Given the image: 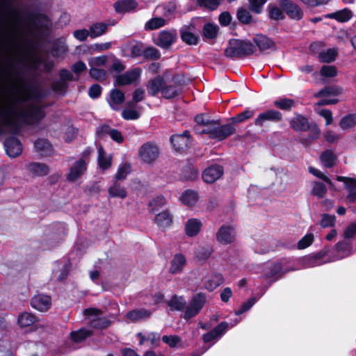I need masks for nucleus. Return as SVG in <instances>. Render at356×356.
<instances>
[{
    "mask_svg": "<svg viewBox=\"0 0 356 356\" xmlns=\"http://www.w3.org/2000/svg\"><path fill=\"white\" fill-rule=\"evenodd\" d=\"M165 20L163 17H153L147 21L145 24V29L147 31H152L163 26Z\"/></svg>",
    "mask_w": 356,
    "mask_h": 356,
    "instance_id": "nucleus-55",
    "label": "nucleus"
},
{
    "mask_svg": "<svg viewBox=\"0 0 356 356\" xmlns=\"http://www.w3.org/2000/svg\"><path fill=\"white\" fill-rule=\"evenodd\" d=\"M143 58L146 60H157L161 58V53L156 48L154 47L145 46L143 52Z\"/></svg>",
    "mask_w": 356,
    "mask_h": 356,
    "instance_id": "nucleus-47",
    "label": "nucleus"
},
{
    "mask_svg": "<svg viewBox=\"0 0 356 356\" xmlns=\"http://www.w3.org/2000/svg\"><path fill=\"white\" fill-rule=\"evenodd\" d=\"M108 191L109 196L112 197L124 199L127 196L126 188L122 186L118 181H115L113 184L109 187Z\"/></svg>",
    "mask_w": 356,
    "mask_h": 356,
    "instance_id": "nucleus-38",
    "label": "nucleus"
},
{
    "mask_svg": "<svg viewBox=\"0 0 356 356\" xmlns=\"http://www.w3.org/2000/svg\"><path fill=\"white\" fill-rule=\"evenodd\" d=\"M236 17L243 24H250L253 22L252 15L249 10L243 7H241L237 10Z\"/></svg>",
    "mask_w": 356,
    "mask_h": 356,
    "instance_id": "nucleus-48",
    "label": "nucleus"
},
{
    "mask_svg": "<svg viewBox=\"0 0 356 356\" xmlns=\"http://www.w3.org/2000/svg\"><path fill=\"white\" fill-rule=\"evenodd\" d=\"M218 26L211 23H207L202 29L203 35L207 39H214L217 37Z\"/></svg>",
    "mask_w": 356,
    "mask_h": 356,
    "instance_id": "nucleus-53",
    "label": "nucleus"
},
{
    "mask_svg": "<svg viewBox=\"0 0 356 356\" xmlns=\"http://www.w3.org/2000/svg\"><path fill=\"white\" fill-rule=\"evenodd\" d=\"M236 230L229 225H222L216 234L217 241L222 245L233 243L236 240Z\"/></svg>",
    "mask_w": 356,
    "mask_h": 356,
    "instance_id": "nucleus-9",
    "label": "nucleus"
},
{
    "mask_svg": "<svg viewBox=\"0 0 356 356\" xmlns=\"http://www.w3.org/2000/svg\"><path fill=\"white\" fill-rule=\"evenodd\" d=\"M337 252H345L344 257H350L353 254V247L351 244L345 240L340 241L334 245Z\"/></svg>",
    "mask_w": 356,
    "mask_h": 356,
    "instance_id": "nucleus-57",
    "label": "nucleus"
},
{
    "mask_svg": "<svg viewBox=\"0 0 356 356\" xmlns=\"http://www.w3.org/2000/svg\"><path fill=\"white\" fill-rule=\"evenodd\" d=\"M253 42L255 47H257L261 53L268 50L276 49V44L273 40L263 34H257L253 38Z\"/></svg>",
    "mask_w": 356,
    "mask_h": 356,
    "instance_id": "nucleus-18",
    "label": "nucleus"
},
{
    "mask_svg": "<svg viewBox=\"0 0 356 356\" xmlns=\"http://www.w3.org/2000/svg\"><path fill=\"white\" fill-rule=\"evenodd\" d=\"M327 189L326 186L323 183L317 181L313 182L312 194L318 198H323L327 194Z\"/></svg>",
    "mask_w": 356,
    "mask_h": 356,
    "instance_id": "nucleus-52",
    "label": "nucleus"
},
{
    "mask_svg": "<svg viewBox=\"0 0 356 356\" xmlns=\"http://www.w3.org/2000/svg\"><path fill=\"white\" fill-rule=\"evenodd\" d=\"M131 165L129 163H124L121 165L115 174L116 181L125 179L127 175L131 172Z\"/></svg>",
    "mask_w": 356,
    "mask_h": 356,
    "instance_id": "nucleus-64",
    "label": "nucleus"
},
{
    "mask_svg": "<svg viewBox=\"0 0 356 356\" xmlns=\"http://www.w3.org/2000/svg\"><path fill=\"white\" fill-rule=\"evenodd\" d=\"M270 19L280 21L285 19L284 11L275 3H269L267 7Z\"/></svg>",
    "mask_w": 356,
    "mask_h": 356,
    "instance_id": "nucleus-39",
    "label": "nucleus"
},
{
    "mask_svg": "<svg viewBox=\"0 0 356 356\" xmlns=\"http://www.w3.org/2000/svg\"><path fill=\"white\" fill-rule=\"evenodd\" d=\"M202 226L200 220L197 218H190L186 222L185 233L188 236H195L200 233Z\"/></svg>",
    "mask_w": 356,
    "mask_h": 356,
    "instance_id": "nucleus-26",
    "label": "nucleus"
},
{
    "mask_svg": "<svg viewBox=\"0 0 356 356\" xmlns=\"http://www.w3.org/2000/svg\"><path fill=\"white\" fill-rule=\"evenodd\" d=\"M181 178L186 181H195L199 175V170L193 163H187L181 170Z\"/></svg>",
    "mask_w": 356,
    "mask_h": 356,
    "instance_id": "nucleus-27",
    "label": "nucleus"
},
{
    "mask_svg": "<svg viewBox=\"0 0 356 356\" xmlns=\"http://www.w3.org/2000/svg\"><path fill=\"white\" fill-rule=\"evenodd\" d=\"M202 132L208 135L211 139L222 141L234 134L236 128L233 124L227 123L222 125L220 124L204 128Z\"/></svg>",
    "mask_w": 356,
    "mask_h": 356,
    "instance_id": "nucleus-3",
    "label": "nucleus"
},
{
    "mask_svg": "<svg viewBox=\"0 0 356 356\" xmlns=\"http://www.w3.org/2000/svg\"><path fill=\"white\" fill-rule=\"evenodd\" d=\"M138 154L143 163L151 164L159 157V148L155 143L147 142L140 147Z\"/></svg>",
    "mask_w": 356,
    "mask_h": 356,
    "instance_id": "nucleus-7",
    "label": "nucleus"
},
{
    "mask_svg": "<svg viewBox=\"0 0 356 356\" xmlns=\"http://www.w3.org/2000/svg\"><path fill=\"white\" fill-rule=\"evenodd\" d=\"M170 143L175 150L179 153L188 151L191 145V137L188 130H185L182 134H175L170 138Z\"/></svg>",
    "mask_w": 356,
    "mask_h": 356,
    "instance_id": "nucleus-5",
    "label": "nucleus"
},
{
    "mask_svg": "<svg viewBox=\"0 0 356 356\" xmlns=\"http://www.w3.org/2000/svg\"><path fill=\"white\" fill-rule=\"evenodd\" d=\"M225 278L220 273H214L211 275L210 279L205 283V289L209 291H213L218 286L223 284Z\"/></svg>",
    "mask_w": 356,
    "mask_h": 356,
    "instance_id": "nucleus-32",
    "label": "nucleus"
},
{
    "mask_svg": "<svg viewBox=\"0 0 356 356\" xmlns=\"http://www.w3.org/2000/svg\"><path fill=\"white\" fill-rule=\"evenodd\" d=\"M224 174V168L219 164H212L204 170L202 173V180L207 184H213Z\"/></svg>",
    "mask_w": 356,
    "mask_h": 356,
    "instance_id": "nucleus-13",
    "label": "nucleus"
},
{
    "mask_svg": "<svg viewBox=\"0 0 356 356\" xmlns=\"http://www.w3.org/2000/svg\"><path fill=\"white\" fill-rule=\"evenodd\" d=\"M356 124V114H348L343 116L339 122L341 129H346L354 127Z\"/></svg>",
    "mask_w": 356,
    "mask_h": 356,
    "instance_id": "nucleus-59",
    "label": "nucleus"
},
{
    "mask_svg": "<svg viewBox=\"0 0 356 356\" xmlns=\"http://www.w3.org/2000/svg\"><path fill=\"white\" fill-rule=\"evenodd\" d=\"M154 223L159 229L165 231L172 225L173 216L169 210H164L155 216Z\"/></svg>",
    "mask_w": 356,
    "mask_h": 356,
    "instance_id": "nucleus-20",
    "label": "nucleus"
},
{
    "mask_svg": "<svg viewBox=\"0 0 356 356\" xmlns=\"http://www.w3.org/2000/svg\"><path fill=\"white\" fill-rule=\"evenodd\" d=\"M30 172L35 176L43 177L48 175L49 166L43 163L33 162L29 165Z\"/></svg>",
    "mask_w": 356,
    "mask_h": 356,
    "instance_id": "nucleus-34",
    "label": "nucleus"
},
{
    "mask_svg": "<svg viewBox=\"0 0 356 356\" xmlns=\"http://www.w3.org/2000/svg\"><path fill=\"white\" fill-rule=\"evenodd\" d=\"M168 306L172 311H182L186 307V301L182 296L173 295L168 302Z\"/></svg>",
    "mask_w": 356,
    "mask_h": 356,
    "instance_id": "nucleus-44",
    "label": "nucleus"
},
{
    "mask_svg": "<svg viewBox=\"0 0 356 356\" xmlns=\"http://www.w3.org/2000/svg\"><path fill=\"white\" fill-rule=\"evenodd\" d=\"M89 75L94 80L99 82L104 81L107 78V74L105 70L93 67H90L89 70Z\"/></svg>",
    "mask_w": 356,
    "mask_h": 356,
    "instance_id": "nucleus-56",
    "label": "nucleus"
},
{
    "mask_svg": "<svg viewBox=\"0 0 356 356\" xmlns=\"http://www.w3.org/2000/svg\"><path fill=\"white\" fill-rule=\"evenodd\" d=\"M288 271L284 270L282 262L277 261L270 264L266 273V276L267 278H275V280H277L281 278Z\"/></svg>",
    "mask_w": 356,
    "mask_h": 356,
    "instance_id": "nucleus-23",
    "label": "nucleus"
},
{
    "mask_svg": "<svg viewBox=\"0 0 356 356\" xmlns=\"http://www.w3.org/2000/svg\"><path fill=\"white\" fill-rule=\"evenodd\" d=\"M145 46V44L141 41L134 40L130 42L129 44L130 56L134 58L142 57Z\"/></svg>",
    "mask_w": 356,
    "mask_h": 356,
    "instance_id": "nucleus-43",
    "label": "nucleus"
},
{
    "mask_svg": "<svg viewBox=\"0 0 356 356\" xmlns=\"http://www.w3.org/2000/svg\"><path fill=\"white\" fill-rule=\"evenodd\" d=\"M320 158L323 165L328 168H332L337 161V156L331 149L323 152Z\"/></svg>",
    "mask_w": 356,
    "mask_h": 356,
    "instance_id": "nucleus-46",
    "label": "nucleus"
},
{
    "mask_svg": "<svg viewBox=\"0 0 356 356\" xmlns=\"http://www.w3.org/2000/svg\"><path fill=\"white\" fill-rule=\"evenodd\" d=\"M343 89L335 86H328L322 88L315 95L316 97L337 96L342 93Z\"/></svg>",
    "mask_w": 356,
    "mask_h": 356,
    "instance_id": "nucleus-42",
    "label": "nucleus"
},
{
    "mask_svg": "<svg viewBox=\"0 0 356 356\" xmlns=\"http://www.w3.org/2000/svg\"><path fill=\"white\" fill-rule=\"evenodd\" d=\"M152 315L149 310L146 309H137L127 312V317L133 322L149 318Z\"/></svg>",
    "mask_w": 356,
    "mask_h": 356,
    "instance_id": "nucleus-30",
    "label": "nucleus"
},
{
    "mask_svg": "<svg viewBox=\"0 0 356 356\" xmlns=\"http://www.w3.org/2000/svg\"><path fill=\"white\" fill-rule=\"evenodd\" d=\"M165 204V198L163 195L157 196L149 202L148 206L150 208L149 211L154 213Z\"/></svg>",
    "mask_w": 356,
    "mask_h": 356,
    "instance_id": "nucleus-63",
    "label": "nucleus"
},
{
    "mask_svg": "<svg viewBox=\"0 0 356 356\" xmlns=\"http://www.w3.org/2000/svg\"><path fill=\"white\" fill-rule=\"evenodd\" d=\"M194 121L198 126H205L208 127L211 125L220 124V120H210L205 118L204 113L197 114L194 118Z\"/></svg>",
    "mask_w": 356,
    "mask_h": 356,
    "instance_id": "nucleus-54",
    "label": "nucleus"
},
{
    "mask_svg": "<svg viewBox=\"0 0 356 356\" xmlns=\"http://www.w3.org/2000/svg\"><path fill=\"white\" fill-rule=\"evenodd\" d=\"M213 248L209 246L200 247L195 252V257L199 261H206L213 252Z\"/></svg>",
    "mask_w": 356,
    "mask_h": 356,
    "instance_id": "nucleus-60",
    "label": "nucleus"
},
{
    "mask_svg": "<svg viewBox=\"0 0 356 356\" xmlns=\"http://www.w3.org/2000/svg\"><path fill=\"white\" fill-rule=\"evenodd\" d=\"M92 334L93 332L90 330L80 328L76 331L70 332V339L74 343H81Z\"/></svg>",
    "mask_w": 356,
    "mask_h": 356,
    "instance_id": "nucleus-35",
    "label": "nucleus"
},
{
    "mask_svg": "<svg viewBox=\"0 0 356 356\" xmlns=\"http://www.w3.org/2000/svg\"><path fill=\"white\" fill-rule=\"evenodd\" d=\"M97 162L99 167L103 170L110 168L112 164L111 158L106 156V152L102 145L98 148Z\"/></svg>",
    "mask_w": 356,
    "mask_h": 356,
    "instance_id": "nucleus-40",
    "label": "nucleus"
},
{
    "mask_svg": "<svg viewBox=\"0 0 356 356\" xmlns=\"http://www.w3.org/2000/svg\"><path fill=\"white\" fill-rule=\"evenodd\" d=\"M137 6L138 3L135 0H118L113 5L115 11L117 13L131 12Z\"/></svg>",
    "mask_w": 356,
    "mask_h": 356,
    "instance_id": "nucleus-25",
    "label": "nucleus"
},
{
    "mask_svg": "<svg viewBox=\"0 0 356 356\" xmlns=\"http://www.w3.org/2000/svg\"><path fill=\"white\" fill-rule=\"evenodd\" d=\"M325 17L334 19L339 22H346L353 17V13L350 9L345 8L335 13L327 14Z\"/></svg>",
    "mask_w": 356,
    "mask_h": 356,
    "instance_id": "nucleus-28",
    "label": "nucleus"
},
{
    "mask_svg": "<svg viewBox=\"0 0 356 356\" xmlns=\"http://www.w3.org/2000/svg\"><path fill=\"white\" fill-rule=\"evenodd\" d=\"M186 263V257L182 254H176L170 262L169 272L177 274L181 272Z\"/></svg>",
    "mask_w": 356,
    "mask_h": 356,
    "instance_id": "nucleus-29",
    "label": "nucleus"
},
{
    "mask_svg": "<svg viewBox=\"0 0 356 356\" xmlns=\"http://www.w3.org/2000/svg\"><path fill=\"white\" fill-rule=\"evenodd\" d=\"M124 93L120 90L114 88L110 91V99L108 100V102L111 107H113V104H122V103H124Z\"/></svg>",
    "mask_w": 356,
    "mask_h": 356,
    "instance_id": "nucleus-45",
    "label": "nucleus"
},
{
    "mask_svg": "<svg viewBox=\"0 0 356 356\" xmlns=\"http://www.w3.org/2000/svg\"><path fill=\"white\" fill-rule=\"evenodd\" d=\"M90 325L94 329L104 330L111 325V321L106 318H96L90 321Z\"/></svg>",
    "mask_w": 356,
    "mask_h": 356,
    "instance_id": "nucleus-58",
    "label": "nucleus"
},
{
    "mask_svg": "<svg viewBox=\"0 0 356 356\" xmlns=\"http://www.w3.org/2000/svg\"><path fill=\"white\" fill-rule=\"evenodd\" d=\"M31 305L38 311L47 312L51 307V298L44 294L35 295L31 300Z\"/></svg>",
    "mask_w": 356,
    "mask_h": 356,
    "instance_id": "nucleus-17",
    "label": "nucleus"
},
{
    "mask_svg": "<svg viewBox=\"0 0 356 356\" xmlns=\"http://www.w3.org/2000/svg\"><path fill=\"white\" fill-rule=\"evenodd\" d=\"M279 5L290 19L300 21L303 18V10L292 0H279Z\"/></svg>",
    "mask_w": 356,
    "mask_h": 356,
    "instance_id": "nucleus-8",
    "label": "nucleus"
},
{
    "mask_svg": "<svg viewBox=\"0 0 356 356\" xmlns=\"http://www.w3.org/2000/svg\"><path fill=\"white\" fill-rule=\"evenodd\" d=\"M177 40V32L175 29L159 32L154 43L162 49H168Z\"/></svg>",
    "mask_w": 356,
    "mask_h": 356,
    "instance_id": "nucleus-11",
    "label": "nucleus"
},
{
    "mask_svg": "<svg viewBox=\"0 0 356 356\" xmlns=\"http://www.w3.org/2000/svg\"><path fill=\"white\" fill-rule=\"evenodd\" d=\"M108 24L104 22H96L89 28L91 38L99 37L107 32Z\"/></svg>",
    "mask_w": 356,
    "mask_h": 356,
    "instance_id": "nucleus-37",
    "label": "nucleus"
},
{
    "mask_svg": "<svg viewBox=\"0 0 356 356\" xmlns=\"http://www.w3.org/2000/svg\"><path fill=\"white\" fill-rule=\"evenodd\" d=\"M22 102L15 99L8 106L0 108V135L5 133L3 127L13 135L6 138L3 143L7 155L11 158L19 156L22 152V144L15 136L20 134L22 125L39 123L46 117L42 106L31 104L26 110H19L17 105Z\"/></svg>",
    "mask_w": 356,
    "mask_h": 356,
    "instance_id": "nucleus-1",
    "label": "nucleus"
},
{
    "mask_svg": "<svg viewBox=\"0 0 356 356\" xmlns=\"http://www.w3.org/2000/svg\"><path fill=\"white\" fill-rule=\"evenodd\" d=\"M337 51L334 49H328L326 51L321 52L319 58L321 62L330 63L334 61Z\"/></svg>",
    "mask_w": 356,
    "mask_h": 356,
    "instance_id": "nucleus-61",
    "label": "nucleus"
},
{
    "mask_svg": "<svg viewBox=\"0 0 356 356\" xmlns=\"http://www.w3.org/2000/svg\"><path fill=\"white\" fill-rule=\"evenodd\" d=\"M254 114V111L249 109H245L243 112L237 114L236 115L232 117L229 120V123L233 124L235 126L237 123H241L248 119L252 118Z\"/></svg>",
    "mask_w": 356,
    "mask_h": 356,
    "instance_id": "nucleus-51",
    "label": "nucleus"
},
{
    "mask_svg": "<svg viewBox=\"0 0 356 356\" xmlns=\"http://www.w3.org/2000/svg\"><path fill=\"white\" fill-rule=\"evenodd\" d=\"M229 324L226 321H222L213 327L211 331L205 333L202 336L204 343L211 342L219 337H221L228 329Z\"/></svg>",
    "mask_w": 356,
    "mask_h": 356,
    "instance_id": "nucleus-19",
    "label": "nucleus"
},
{
    "mask_svg": "<svg viewBox=\"0 0 356 356\" xmlns=\"http://www.w3.org/2000/svg\"><path fill=\"white\" fill-rule=\"evenodd\" d=\"M19 78L24 83V90L26 95L27 100L40 101L45 97L46 94L40 86L34 84L31 81L24 77L19 76Z\"/></svg>",
    "mask_w": 356,
    "mask_h": 356,
    "instance_id": "nucleus-6",
    "label": "nucleus"
},
{
    "mask_svg": "<svg viewBox=\"0 0 356 356\" xmlns=\"http://www.w3.org/2000/svg\"><path fill=\"white\" fill-rule=\"evenodd\" d=\"M207 302L206 294L202 292L195 294L186 308L183 318L188 321L197 316Z\"/></svg>",
    "mask_w": 356,
    "mask_h": 356,
    "instance_id": "nucleus-4",
    "label": "nucleus"
},
{
    "mask_svg": "<svg viewBox=\"0 0 356 356\" xmlns=\"http://www.w3.org/2000/svg\"><path fill=\"white\" fill-rule=\"evenodd\" d=\"M87 170V164L83 158L75 161L70 169L67 175V179L70 182H74L79 179Z\"/></svg>",
    "mask_w": 356,
    "mask_h": 356,
    "instance_id": "nucleus-16",
    "label": "nucleus"
},
{
    "mask_svg": "<svg viewBox=\"0 0 356 356\" xmlns=\"http://www.w3.org/2000/svg\"><path fill=\"white\" fill-rule=\"evenodd\" d=\"M48 17L47 15L40 13L29 12L23 18V20L28 22L31 25L36 27L38 30L42 28V25L38 24L41 23L42 21H47Z\"/></svg>",
    "mask_w": 356,
    "mask_h": 356,
    "instance_id": "nucleus-24",
    "label": "nucleus"
},
{
    "mask_svg": "<svg viewBox=\"0 0 356 356\" xmlns=\"http://www.w3.org/2000/svg\"><path fill=\"white\" fill-rule=\"evenodd\" d=\"M273 106L284 111H291L296 106V102L293 99L282 97L275 100Z\"/></svg>",
    "mask_w": 356,
    "mask_h": 356,
    "instance_id": "nucleus-36",
    "label": "nucleus"
},
{
    "mask_svg": "<svg viewBox=\"0 0 356 356\" xmlns=\"http://www.w3.org/2000/svg\"><path fill=\"white\" fill-rule=\"evenodd\" d=\"M165 84V79L158 75L151 79L147 84V93L149 96L154 97L159 92L162 93L163 86Z\"/></svg>",
    "mask_w": 356,
    "mask_h": 356,
    "instance_id": "nucleus-21",
    "label": "nucleus"
},
{
    "mask_svg": "<svg viewBox=\"0 0 356 356\" xmlns=\"http://www.w3.org/2000/svg\"><path fill=\"white\" fill-rule=\"evenodd\" d=\"M289 123L291 129L294 131L305 132L308 131L311 122L307 117L300 113H295L294 117L289 120Z\"/></svg>",
    "mask_w": 356,
    "mask_h": 356,
    "instance_id": "nucleus-15",
    "label": "nucleus"
},
{
    "mask_svg": "<svg viewBox=\"0 0 356 356\" xmlns=\"http://www.w3.org/2000/svg\"><path fill=\"white\" fill-rule=\"evenodd\" d=\"M141 74L140 67H135L132 70L127 71L124 74L116 76L115 80V86H123L130 85L138 81Z\"/></svg>",
    "mask_w": 356,
    "mask_h": 356,
    "instance_id": "nucleus-12",
    "label": "nucleus"
},
{
    "mask_svg": "<svg viewBox=\"0 0 356 356\" xmlns=\"http://www.w3.org/2000/svg\"><path fill=\"white\" fill-rule=\"evenodd\" d=\"M34 147L42 157L51 156L53 152L52 145L47 139L38 138L34 142Z\"/></svg>",
    "mask_w": 356,
    "mask_h": 356,
    "instance_id": "nucleus-22",
    "label": "nucleus"
},
{
    "mask_svg": "<svg viewBox=\"0 0 356 356\" xmlns=\"http://www.w3.org/2000/svg\"><path fill=\"white\" fill-rule=\"evenodd\" d=\"M257 48L249 40L232 38L224 51L225 56L229 58H244L255 54Z\"/></svg>",
    "mask_w": 356,
    "mask_h": 356,
    "instance_id": "nucleus-2",
    "label": "nucleus"
},
{
    "mask_svg": "<svg viewBox=\"0 0 356 356\" xmlns=\"http://www.w3.org/2000/svg\"><path fill=\"white\" fill-rule=\"evenodd\" d=\"M180 35L182 41L188 45H196L198 43V36L189 31L181 29Z\"/></svg>",
    "mask_w": 356,
    "mask_h": 356,
    "instance_id": "nucleus-49",
    "label": "nucleus"
},
{
    "mask_svg": "<svg viewBox=\"0 0 356 356\" xmlns=\"http://www.w3.org/2000/svg\"><path fill=\"white\" fill-rule=\"evenodd\" d=\"M283 119L282 113L274 109H268L265 112L261 113L254 120V124L257 127H263L266 121L273 122H281Z\"/></svg>",
    "mask_w": 356,
    "mask_h": 356,
    "instance_id": "nucleus-14",
    "label": "nucleus"
},
{
    "mask_svg": "<svg viewBox=\"0 0 356 356\" xmlns=\"http://www.w3.org/2000/svg\"><path fill=\"white\" fill-rule=\"evenodd\" d=\"M182 92V89L177 88L173 84H168L165 81V84L163 86L161 95L166 99H171L179 96Z\"/></svg>",
    "mask_w": 356,
    "mask_h": 356,
    "instance_id": "nucleus-31",
    "label": "nucleus"
},
{
    "mask_svg": "<svg viewBox=\"0 0 356 356\" xmlns=\"http://www.w3.org/2000/svg\"><path fill=\"white\" fill-rule=\"evenodd\" d=\"M161 340L163 343L168 344L170 348H181L182 340L178 335H164L162 337Z\"/></svg>",
    "mask_w": 356,
    "mask_h": 356,
    "instance_id": "nucleus-50",
    "label": "nucleus"
},
{
    "mask_svg": "<svg viewBox=\"0 0 356 356\" xmlns=\"http://www.w3.org/2000/svg\"><path fill=\"white\" fill-rule=\"evenodd\" d=\"M329 252V248H324L318 252L306 255L302 259V264L306 268H312L325 264L328 261L324 260V258L327 256Z\"/></svg>",
    "mask_w": 356,
    "mask_h": 356,
    "instance_id": "nucleus-10",
    "label": "nucleus"
},
{
    "mask_svg": "<svg viewBox=\"0 0 356 356\" xmlns=\"http://www.w3.org/2000/svg\"><path fill=\"white\" fill-rule=\"evenodd\" d=\"M38 321V317L29 312H22L19 314L17 318V323L19 327H26L32 325Z\"/></svg>",
    "mask_w": 356,
    "mask_h": 356,
    "instance_id": "nucleus-33",
    "label": "nucleus"
},
{
    "mask_svg": "<svg viewBox=\"0 0 356 356\" xmlns=\"http://www.w3.org/2000/svg\"><path fill=\"white\" fill-rule=\"evenodd\" d=\"M266 2L267 0H248L249 10L256 14H260L262 13L264 5Z\"/></svg>",
    "mask_w": 356,
    "mask_h": 356,
    "instance_id": "nucleus-62",
    "label": "nucleus"
},
{
    "mask_svg": "<svg viewBox=\"0 0 356 356\" xmlns=\"http://www.w3.org/2000/svg\"><path fill=\"white\" fill-rule=\"evenodd\" d=\"M181 200L185 205L193 206L198 200L197 193L193 190H185L181 194Z\"/></svg>",
    "mask_w": 356,
    "mask_h": 356,
    "instance_id": "nucleus-41",
    "label": "nucleus"
}]
</instances>
